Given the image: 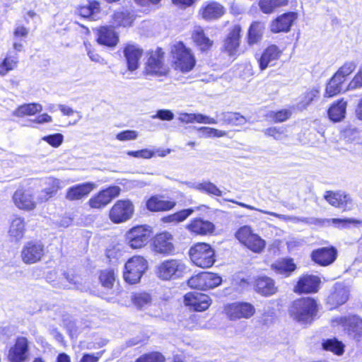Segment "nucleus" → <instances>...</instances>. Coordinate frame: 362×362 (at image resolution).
<instances>
[{
    "label": "nucleus",
    "instance_id": "f257e3e1",
    "mask_svg": "<svg viewBox=\"0 0 362 362\" xmlns=\"http://www.w3.org/2000/svg\"><path fill=\"white\" fill-rule=\"evenodd\" d=\"M226 201L235 203L242 207L250 209V210H256L259 211L261 213L264 214H268L274 217H276L284 221H291L293 223H305L309 224H316V223H322V224H327V225H334L337 227H345L347 224L351 223H356V221L351 218H327V219H316V218H308L305 217H297L293 216H288L284 214H279L275 212L268 211L262 209H258L252 206L246 204L243 202H239L233 199H226Z\"/></svg>",
    "mask_w": 362,
    "mask_h": 362
},
{
    "label": "nucleus",
    "instance_id": "f03ea898",
    "mask_svg": "<svg viewBox=\"0 0 362 362\" xmlns=\"http://www.w3.org/2000/svg\"><path fill=\"white\" fill-rule=\"evenodd\" d=\"M172 54L176 70L187 73L194 68L196 63L194 57L182 42H179L173 45Z\"/></svg>",
    "mask_w": 362,
    "mask_h": 362
},
{
    "label": "nucleus",
    "instance_id": "7ed1b4c3",
    "mask_svg": "<svg viewBox=\"0 0 362 362\" xmlns=\"http://www.w3.org/2000/svg\"><path fill=\"white\" fill-rule=\"evenodd\" d=\"M192 262L202 268L211 267L215 262V252L210 245L198 243L189 250Z\"/></svg>",
    "mask_w": 362,
    "mask_h": 362
},
{
    "label": "nucleus",
    "instance_id": "20e7f679",
    "mask_svg": "<svg viewBox=\"0 0 362 362\" xmlns=\"http://www.w3.org/2000/svg\"><path fill=\"white\" fill-rule=\"evenodd\" d=\"M186 265L182 260L170 259L163 261L156 268V274L162 280H174L184 274Z\"/></svg>",
    "mask_w": 362,
    "mask_h": 362
},
{
    "label": "nucleus",
    "instance_id": "39448f33",
    "mask_svg": "<svg viewBox=\"0 0 362 362\" xmlns=\"http://www.w3.org/2000/svg\"><path fill=\"white\" fill-rule=\"evenodd\" d=\"M148 269V262L142 256L135 255L124 264V279L130 284L137 283Z\"/></svg>",
    "mask_w": 362,
    "mask_h": 362
},
{
    "label": "nucleus",
    "instance_id": "423d86ee",
    "mask_svg": "<svg viewBox=\"0 0 362 362\" xmlns=\"http://www.w3.org/2000/svg\"><path fill=\"white\" fill-rule=\"evenodd\" d=\"M153 231L147 225L136 226L129 229L125 234V241L132 249H140L148 243Z\"/></svg>",
    "mask_w": 362,
    "mask_h": 362
},
{
    "label": "nucleus",
    "instance_id": "0eeeda50",
    "mask_svg": "<svg viewBox=\"0 0 362 362\" xmlns=\"http://www.w3.org/2000/svg\"><path fill=\"white\" fill-rule=\"evenodd\" d=\"M236 238L248 249L256 253H260L265 247V241L252 232L248 226L240 227L235 233Z\"/></svg>",
    "mask_w": 362,
    "mask_h": 362
},
{
    "label": "nucleus",
    "instance_id": "6e6552de",
    "mask_svg": "<svg viewBox=\"0 0 362 362\" xmlns=\"http://www.w3.org/2000/svg\"><path fill=\"white\" fill-rule=\"evenodd\" d=\"M134 207L129 200H118L111 208L110 220L115 223L125 222L132 217Z\"/></svg>",
    "mask_w": 362,
    "mask_h": 362
},
{
    "label": "nucleus",
    "instance_id": "1a4fd4ad",
    "mask_svg": "<svg viewBox=\"0 0 362 362\" xmlns=\"http://www.w3.org/2000/svg\"><path fill=\"white\" fill-rule=\"evenodd\" d=\"M29 353V342L25 337H18L7 354L9 362H25Z\"/></svg>",
    "mask_w": 362,
    "mask_h": 362
},
{
    "label": "nucleus",
    "instance_id": "9d476101",
    "mask_svg": "<svg viewBox=\"0 0 362 362\" xmlns=\"http://www.w3.org/2000/svg\"><path fill=\"white\" fill-rule=\"evenodd\" d=\"M161 49L149 54L146 63L145 73L146 75L161 76H165L168 72V68L163 64Z\"/></svg>",
    "mask_w": 362,
    "mask_h": 362
},
{
    "label": "nucleus",
    "instance_id": "9b49d317",
    "mask_svg": "<svg viewBox=\"0 0 362 362\" xmlns=\"http://www.w3.org/2000/svg\"><path fill=\"white\" fill-rule=\"evenodd\" d=\"M318 305L312 298H302L293 303L291 310L296 317H314L317 315Z\"/></svg>",
    "mask_w": 362,
    "mask_h": 362
},
{
    "label": "nucleus",
    "instance_id": "f8f14e48",
    "mask_svg": "<svg viewBox=\"0 0 362 362\" xmlns=\"http://www.w3.org/2000/svg\"><path fill=\"white\" fill-rule=\"evenodd\" d=\"M119 193L120 188L118 186H111L91 197L88 201V204L92 209H100L107 206Z\"/></svg>",
    "mask_w": 362,
    "mask_h": 362
},
{
    "label": "nucleus",
    "instance_id": "ddd939ff",
    "mask_svg": "<svg viewBox=\"0 0 362 362\" xmlns=\"http://www.w3.org/2000/svg\"><path fill=\"white\" fill-rule=\"evenodd\" d=\"M44 254L45 247L42 243L30 241L24 245L21 257L23 262L31 264L39 262Z\"/></svg>",
    "mask_w": 362,
    "mask_h": 362
},
{
    "label": "nucleus",
    "instance_id": "4468645a",
    "mask_svg": "<svg viewBox=\"0 0 362 362\" xmlns=\"http://www.w3.org/2000/svg\"><path fill=\"white\" fill-rule=\"evenodd\" d=\"M211 300L207 295L198 292H189L184 296V303L189 310L202 312L208 309Z\"/></svg>",
    "mask_w": 362,
    "mask_h": 362
},
{
    "label": "nucleus",
    "instance_id": "2eb2a0df",
    "mask_svg": "<svg viewBox=\"0 0 362 362\" xmlns=\"http://www.w3.org/2000/svg\"><path fill=\"white\" fill-rule=\"evenodd\" d=\"M321 280L320 277L313 274H305L300 276L294 287L297 293H311L318 291Z\"/></svg>",
    "mask_w": 362,
    "mask_h": 362
},
{
    "label": "nucleus",
    "instance_id": "dca6fc26",
    "mask_svg": "<svg viewBox=\"0 0 362 362\" xmlns=\"http://www.w3.org/2000/svg\"><path fill=\"white\" fill-rule=\"evenodd\" d=\"M349 289L341 284H336L333 291L327 297V305L329 310L337 308L338 306L345 303L349 299Z\"/></svg>",
    "mask_w": 362,
    "mask_h": 362
},
{
    "label": "nucleus",
    "instance_id": "f3484780",
    "mask_svg": "<svg viewBox=\"0 0 362 362\" xmlns=\"http://www.w3.org/2000/svg\"><path fill=\"white\" fill-rule=\"evenodd\" d=\"M173 235L168 232H163L156 235L153 239V250L160 254L170 255L174 251Z\"/></svg>",
    "mask_w": 362,
    "mask_h": 362
},
{
    "label": "nucleus",
    "instance_id": "a211bd4d",
    "mask_svg": "<svg viewBox=\"0 0 362 362\" xmlns=\"http://www.w3.org/2000/svg\"><path fill=\"white\" fill-rule=\"evenodd\" d=\"M337 251L334 247H321L311 253L312 260L321 266L332 264L337 258Z\"/></svg>",
    "mask_w": 362,
    "mask_h": 362
},
{
    "label": "nucleus",
    "instance_id": "6ab92c4d",
    "mask_svg": "<svg viewBox=\"0 0 362 362\" xmlns=\"http://www.w3.org/2000/svg\"><path fill=\"white\" fill-rule=\"evenodd\" d=\"M224 311L228 317H252L255 309L250 303L236 302L226 305Z\"/></svg>",
    "mask_w": 362,
    "mask_h": 362
},
{
    "label": "nucleus",
    "instance_id": "aec40b11",
    "mask_svg": "<svg viewBox=\"0 0 362 362\" xmlns=\"http://www.w3.org/2000/svg\"><path fill=\"white\" fill-rule=\"evenodd\" d=\"M186 228L193 235H207L214 233L215 230L214 224L201 218H194L189 224L186 226Z\"/></svg>",
    "mask_w": 362,
    "mask_h": 362
},
{
    "label": "nucleus",
    "instance_id": "412c9836",
    "mask_svg": "<svg viewBox=\"0 0 362 362\" xmlns=\"http://www.w3.org/2000/svg\"><path fill=\"white\" fill-rule=\"evenodd\" d=\"M297 18V13L295 12H288L279 16L271 23V31L275 33L280 32L287 33L295 20Z\"/></svg>",
    "mask_w": 362,
    "mask_h": 362
},
{
    "label": "nucleus",
    "instance_id": "4be33fe9",
    "mask_svg": "<svg viewBox=\"0 0 362 362\" xmlns=\"http://www.w3.org/2000/svg\"><path fill=\"white\" fill-rule=\"evenodd\" d=\"M225 13L222 5L216 2H206L202 5L199 10L202 18L206 21L216 20L221 18Z\"/></svg>",
    "mask_w": 362,
    "mask_h": 362
},
{
    "label": "nucleus",
    "instance_id": "5701e85b",
    "mask_svg": "<svg viewBox=\"0 0 362 362\" xmlns=\"http://www.w3.org/2000/svg\"><path fill=\"white\" fill-rule=\"evenodd\" d=\"M175 202L165 200L161 196L154 195L146 202V209L152 212L169 211L175 207Z\"/></svg>",
    "mask_w": 362,
    "mask_h": 362
},
{
    "label": "nucleus",
    "instance_id": "b1692460",
    "mask_svg": "<svg viewBox=\"0 0 362 362\" xmlns=\"http://www.w3.org/2000/svg\"><path fill=\"white\" fill-rule=\"evenodd\" d=\"M98 42L110 47H115L119 42V35L110 26H103L98 30Z\"/></svg>",
    "mask_w": 362,
    "mask_h": 362
},
{
    "label": "nucleus",
    "instance_id": "393cba45",
    "mask_svg": "<svg viewBox=\"0 0 362 362\" xmlns=\"http://www.w3.org/2000/svg\"><path fill=\"white\" fill-rule=\"evenodd\" d=\"M281 51L276 45L269 46L262 54L259 59V64L261 70L266 69L269 66H273L279 59Z\"/></svg>",
    "mask_w": 362,
    "mask_h": 362
},
{
    "label": "nucleus",
    "instance_id": "a878e982",
    "mask_svg": "<svg viewBox=\"0 0 362 362\" xmlns=\"http://www.w3.org/2000/svg\"><path fill=\"white\" fill-rule=\"evenodd\" d=\"M96 185L93 182H84L76 185L68 189L66 198L70 201L78 200L87 196Z\"/></svg>",
    "mask_w": 362,
    "mask_h": 362
},
{
    "label": "nucleus",
    "instance_id": "bb28decb",
    "mask_svg": "<svg viewBox=\"0 0 362 362\" xmlns=\"http://www.w3.org/2000/svg\"><path fill=\"white\" fill-rule=\"evenodd\" d=\"M101 12L100 4L96 0H89L88 4L78 8V13L83 18L97 21Z\"/></svg>",
    "mask_w": 362,
    "mask_h": 362
},
{
    "label": "nucleus",
    "instance_id": "cd10ccee",
    "mask_svg": "<svg viewBox=\"0 0 362 362\" xmlns=\"http://www.w3.org/2000/svg\"><path fill=\"white\" fill-rule=\"evenodd\" d=\"M13 199L16 206L21 209L30 211L36 206L33 196L28 192L22 189H18L14 193Z\"/></svg>",
    "mask_w": 362,
    "mask_h": 362
},
{
    "label": "nucleus",
    "instance_id": "c85d7f7f",
    "mask_svg": "<svg viewBox=\"0 0 362 362\" xmlns=\"http://www.w3.org/2000/svg\"><path fill=\"white\" fill-rule=\"evenodd\" d=\"M241 28L239 25H235L230 30L224 43L226 50L230 55L236 53L240 45V34Z\"/></svg>",
    "mask_w": 362,
    "mask_h": 362
},
{
    "label": "nucleus",
    "instance_id": "c756f323",
    "mask_svg": "<svg viewBox=\"0 0 362 362\" xmlns=\"http://www.w3.org/2000/svg\"><path fill=\"white\" fill-rule=\"evenodd\" d=\"M124 54L128 69L131 71L137 69L142 50L135 45H127L124 49Z\"/></svg>",
    "mask_w": 362,
    "mask_h": 362
},
{
    "label": "nucleus",
    "instance_id": "7c9ffc66",
    "mask_svg": "<svg viewBox=\"0 0 362 362\" xmlns=\"http://www.w3.org/2000/svg\"><path fill=\"white\" fill-rule=\"evenodd\" d=\"M296 265L291 258L279 259L272 264V269L277 274L288 277L295 271Z\"/></svg>",
    "mask_w": 362,
    "mask_h": 362
},
{
    "label": "nucleus",
    "instance_id": "2f4dec72",
    "mask_svg": "<svg viewBox=\"0 0 362 362\" xmlns=\"http://www.w3.org/2000/svg\"><path fill=\"white\" fill-rule=\"evenodd\" d=\"M256 291L263 296H272L277 291L274 281L267 276H260L255 281Z\"/></svg>",
    "mask_w": 362,
    "mask_h": 362
},
{
    "label": "nucleus",
    "instance_id": "473e14b6",
    "mask_svg": "<svg viewBox=\"0 0 362 362\" xmlns=\"http://www.w3.org/2000/svg\"><path fill=\"white\" fill-rule=\"evenodd\" d=\"M18 54L13 51H8L6 57L0 63V76H4L9 71L15 69L18 66Z\"/></svg>",
    "mask_w": 362,
    "mask_h": 362
},
{
    "label": "nucleus",
    "instance_id": "72a5a7b5",
    "mask_svg": "<svg viewBox=\"0 0 362 362\" xmlns=\"http://www.w3.org/2000/svg\"><path fill=\"white\" fill-rule=\"evenodd\" d=\"M135 18L133 12L127 10L116 11L112 16V23L115 26H131Z\"/></svg>",
    "mask_w": 362,
    "mask_h": 362
},
{
    "label": "nucleus",
    "instance_id": "f704fd0d",
    "mask_svg": "<svg viewBox=\"0 0 362 362\" xmlns=\"http://www.w3.org/2000/svg\"><path fill=\"white\" fill-rule=\"evenodd\" d=\"M346 105V102L343 99L333 103L328 110L329 119L333 122L341 121L345 117Z\"/></svg>",
    "mask_w": 362,
    "mask_h": 362
},
{
    "label": "nucleus",
    "instance_id": "c9c22d12",
    "mask_svg": "<svg viewBox=\"0 0 362 362\" xmlns=\"http://www.w3.org/2000/svg\"><path fill=\"white\" fill-rule=\"evenodd\" d=\"M325 199L332 206L344 207L351 202L349 196L344 192H327Z\"/></svg>",
    "mask_w": 362,
    "mask_h": 362
},
{
    "label": "nucleus",
    "instance_id": "e433bc0d",
    "mask_svg": "<svg viewBox=\"0 0 362 362\" xmlns=\"http://www.w3.org/2000/svg\"><path fill=\"white\" fill-rule=\"evenodd\" d=\"M25 222L23 218L16 216L11 223L8 233L11 238L18 241L23 238L25 233Z\"/></svg>",
    "mask_w": 362,
    "mask_h": 362
},
{
    "label": "nucleus",
    "instance_id": "4c0bfd02",
    "mask_svg": "<svg viewBox=\"0 0 362 362\" xmlns=\"http://www.w3.org/2000/svg\"><path fill=\"white\" fill-rule=\"evenodd\" d=\"M192 38L197 45L203 51L209 49L213 45V41L205 35L203 28L200 26L194 27Z\"/></svg>",
    "mask_w": 362,
    "mask_h": 362
},
{
    "label": "nucleus",
    "instance_id": "58836bf2",
    "mask_svg": "<svg viewBox=\"0 0 362 362\" xmlns=\"http://www.w3.org/2000/svg\"><path fill=\"white\" fill-rule=\"evenodd\" d=\"M42 110V106L40 103H28L18 107L13 112V115L18 117L32 116Z\"/></svg>",
    "mask_w": 362,
    "mask_h": 362
},
{
    "label": "nucleus",
    "instance_id": "ea45409f",
    "mask_svg": "<svg viewBox=\"0 0 362 362\" xmlns=\"http://www.w3.org/2000/svg\"><path fill=\"white\" fill-rule=\"evenodd\" d=\"M322 348L324 351L332 352L337 356H341L344 353L345 346L342 341L334 337L323 340Z\"/></svg>",
    "mask_w": 362,
    "mask_h": 362
},
{
    "label": "nucleus",
    "instance_id": "a19ab883",
    "mask_svg": "<svg viewBox=\"0 0 362 362\" xmlns=\"http://www.w3.org/2000/svg\"><path fill=\"white\" fill-rule=\"evenodd\" d=\"M131 299L134 305L139 310L148 308L152 300L151 295L146 292L133 293Z\"/></svg>",
    "mask_w": 362,
    "mask_h": 362
},
{
    "label": "nucleus",
    "instance_id": "79ce46f5",
    "mask_svg": "<svg viewBox=\"0 0 362 362\" xmlns=\"http://www.w3.org/2000/svg\"><path fill=\"white\" fill-rule=\"evenodd\" d=\"M264 29V26L262 23H252L248 30V43L253 45L258 42L262 38Z\"/></svg>",
    "mask_w": 362,
    "mask_h": 362
},
{
    "label": "nucleus",
    "instance_id": "37998d69",
    "mask_svg": "<svg viewBox=\"0 0 362 362\" xmlns=\"http://www.w3.org/2000/svg\"><path fill=\"white\" fill-rule=\"evenodd\" d=\"M288 0H260L259 5L264 13H271L276 8L286 5Z\"/></svg>",
    "mask_w": 362,
    "mask_h": 362
},
{
    "label": "nucleus",
    "instance_id": "c03bdc74",
    "mask_svg": "<svg viewBox=\"0 0 362 362\" xmlns=\"http://www.w3.org/2000/svg\"><path fill=\"white\" fill-rule=\"evenodd\" d=\"M267 136H272L278 141H284L288 137V131L285 127H272L263 130Z\"/></svg>",
    "mask_w": 362,
    "mask_h": 362
},
{
    "label": "nucleus",
    "instance_id": "a18cd8bd",
    "mask_svg": "<svg viewBox=\"0 0 362 362\" xmlns=\"http://www.w3.org/2000/svg\"><path fill=\"white\" fill-rule=\"evenodd\" d=\"M343 82L341 79L334 74L327 85L325 91L326 96L332 97L340 93Z\"/></svg>",
    "mask_w": 362,
    "mask_h": 362
},
{
    "label": "nucleus",
    "instance_id": "49530a36",
    "mask_svg": "<svg viewBox=\"0 0 362 362\" xmlns=\"http://www.w3.org/2000/svg\"><path fill=\"white\" fill-rule=\"evenodd\" d=\"M165 357L159 351H150L138 357L134 362H165Z\"/></svg>",
    "mask_w": 362,
    "mask_h": 362
},
{
    "label": "nucleus",
    "instance_id": "de8ad7c7",
    "mask_svg": "<svg viewBox=\"0 0 362 362\" xmlns=\"http://www.w3.org/2000/svg\"><path fill=\"white\" fill-rule=\"evenodd\" d=\"M319 94V91L317 89H311L305 93L301 97L300 100L297 105V108L299 110H303L312 103L315 98Z\"/></svg>",
    "mask_w": 362,
    "mask_h": 362
},
{
    "label": "nucleus",
    "instance_id": "09e8293b",
    "mask_svg": "<svg viewBox=\"0 0 362 362\" xmlns=\"http://www.w3.org/2000/svg\"><path fill=\"white\" fill-rule=\"evenodd\" d=\"M224 123L233 125H242L245 123V118L238 112H225L221 119Z\"/></svg>",
    "mask_w": 362,
    "mask_h": 362
},
{
    "label": "nucleus",
    "instance_id": "8fccbe9b",
    "mask_svg": "<svg viewBox=\"0 0 362 362\" xmlns=\"http://www.w3.org/2000/svg\"><path fill=\"white\" fill-rule=\"evenodd\" d=\"M199 192L209 195L222 196V191L215 184L209 181H204L200 183Z\"/></svg>",
    "mask_w": 362,
    "mask_h": 362
},
{
    "label": "nucleus",
    "instance_id": "3c124183",
    "mask_svg": "<svg viewBox=\"0 0 362 362\" xmlns=\"http://www.w3.org/2000/svg\"><path fill=\"white\" fill-rule=\"evenodd\" d=\"M100 281L104 287L111 288L115 281L114 271L110 269L102 271L100 275Z\"/></svg>",
    "mask_w": 362,
    "mask_h": 362
},
{
    "label": "nucleus",
    "instance_id": "603ef678",
    "mask_svg": "<svg viewBox=\"0 0 362 362\" xmlns=\"http://www.w3.org/2000/svg\"><path fill=\"white\" fill-rule=\"evenodd\" d=\"M221 276L214 273L205 272L204 290L214 288L221 284Z\"/></svg>",
    "mask_w": 362,
    "mask_h": 362
},
{
    "label": "nucleus",
    "instance_id": "864d4df0",
    "mask_svg": "<svg viewBox=\"0 0 362 362\" xmlns=\"http://www.w3.org/2000/svg\"><path fill=\"white\" fill-rule=\"evenodd\" d=\"M356 68V63L355 62H346L339 69L335 75L344 81L346 76L351 74Z\"/></svg>",
    "mask_w": 362,
    "mask_h": 362
},
{
    "label": "nucleus",
    "instance_id": "5fc2aeb1",
    "mask_svg": "<svg viewBox=\"0 0 362 362\" xmlns=\"http://www.w3.org/2000/svg\"><path fill=\"white\" fill-rule=\"evenodd\" d=\"M197 130L201 134V136L205 138L222 137L226 134V132L224 131L207 127H199L197 129Z\"/></svg>",
    "mask_w": 362,
    "mask_h": 362
},
{
    "label": "nucleus",
    "instance_id": "6e6d98bb",
    "mask_svg": "<svg viewBox=\"0 0 362 362\" xmlns=\"http://www.w3.org/2000/svg\"><path fill=\"white\" fill-rule=\"evenodd\" d=\"M205 272H202L197 275L192 276L188 280V285L192 288L204 290Z\"/></svg>",
    "mask_w": 362,
    "mask_h": 362
},
{
    "label": "nucleus",
    "instance_id": "4d7b16f0",
    "mask_svg": "<svg viewBox=\"0 0 362 362\" xmlns=\"http://www.w3.org/2000/svg\"><path fill=\"white\" fill-rule=\"evenodd\" d=\"M349 322L348 332L353 334L355 337L362 336V318H351Z\"/></svg>",
    "mask_w": 362,
    "mask_h": 362
},
{
    "label": "nucleus",
    "instance_id": "13d9d810",
    "mask_svg": "<svg viewBox=\"0 0 362 362\" xmlns=\"http://www.w3.org/2000/svg\"><path fill=\"white\" fill-rule=\"evenodd\" d=\"M42 140L46 141L52 147L57 148L62 144L64 136L62 134L57 133L45 136L42 138Z\"/></svg>",
    "mask_w": 362,
    "mask_h": 362
},
{
    "label": "nucleus",
    "instance_id": "bf43d9fd",
    "mask_svg": "<svg viewBox=\"0 0 362 362\" xmlns=\"http://www.w3.org/2000/svg\"><path fill=\"white\" fill-rule=\"evenodd\" d=\"M291 115V112L289 110H281L277 112H271L269 117L275 122H282L288 119Z\"/></svg>",
    "mask_w": 362,
    "mask_h": 362
},
{
    "label": "nucleus",
    "instance_id": "052dcab7",
    "mask_svg": "<svg viewBox=\"0 0 362 362\" xmlns=\"http://www.w3.org/2000/svg\"><path fill=\"white\" fill-rule=\"evenodd\" d=\"M59 188V180L54 179L52 180V187L49 189H46L45 191L42 192V197L40 199L42 201H46L50 197H52L54 194L57 192L58 189Z\"/></svg>",
    "mask_w": 362,
    "mask_h": 362
},
{
    "label": "nucleus",
    "instance_id": "680f3d73",
    "mask_svg": "<svg viewBox=\"0 0 362 362\" xmlns=\"http://www.w3.org/2000/svg\"><path fill=\"white\" fill-rule=\"evenodd\" d=\"M127 153L134 158L149 159L154 156L155 151L145 148L139 151H129Z\"/></svg>",
    "mask_w": 362,
    "mask_h": 362
},
{
    "label": "nucleus",
    "instance_id": "e2e57ef3",
    "mask_svg": "<svg viewBox=\"0 0 362 362\" xmlns=\"http://www.w3.org/2000/svg\"><path fill=\"white\" fill-rule=\"evenodd\" d=\"M152 119H159L163 121H170L174 118V114L169 110H158L156 115L151 116Z\"/></svg>",
    "mask_w": 362,
    "mask_h": 362
},
{
    "label": "nucleus",
    "instance_id": "0e129e2a",
    "mask_svg": "<svg viewBox=\"0 0 362 362\" xmlns=\"http://www.w3.org/2000/svg\"><path fill=\"white\" fill-rule=\"evenodd\" d=\"M138 133L134 130L123 131L116 135V139L119 141H130L137 138Z\"/></svg>",
    "mask_w": 362,
    "mask_h": 362
},
{
    "label": "nucleus",
    "instance_id": "69168bd1",
    "mask_svg": "<svg viewBox=\"0 0 362 362\" xmlns=\"http://www.w3.org/2000/svg\"><path fill=\"white\" fill-rule=\"evenodd\" d=\"M362 87V68H360L358 73L349 83L348 89L353 90Z\"/></svg>",
    "mask_w": 362,
    "mask_h": 362
},
{
    "label": "nucleus",
    "instance_id": "338daca9",
    "mask_svg": "<svg viewBox=\"0 0 362 362\" xmlns=\"http://www.w3.org/2000/svg\"><path fill=\"white\" fill-rule=\"evenodd\" d=\"M64 327L71 337L78 334L83 329V328L76 326L75 322L73 321L66 322Z\"/></svg>",
    "mask_w": 362,
    "mask_h": 362
},
{
    "label": "nucleus",
    "instance_id": "774afa93",
    "mask_svg": "<svg viewBox=\"0 0 362 362\" xmlns=\"http://www.w3.org/2000/svg\"><path fill=\"white\" fill-rule=\"evenodd\" d=\"M194 122L200 124H214L217 123V121L214 118L199 113L194 114Z\"/></svg>",
    "mask_w": 362,
    "mask_h": 362
}]
</instances>
